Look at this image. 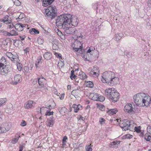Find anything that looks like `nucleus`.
<instances>
[{"label": "nucleus", "mask_w": 151, "mask_h": 151, "mask_svg": "<svg viewBox=\"0 0 151 151\" xmlns=\"http://www.w3.org/2000/svg\"><path fill=\"white\" fill-rule=\"evenodd\" d=\"M134 101L137 106H149L151 103L150 97L143 93H137L133 97Z\"/></svg>", "instance_id": "f257e3e1"}, {"label": "nucleus", "mask_w": 151, "mask_h": 151, "mask_svg": "<svg viewBox=\"0 0 151 151\" xmlns=\"http://www.w3.org/2000/svg\"><path fill=\"white\" fill-rule=\"evenodd\" d=\"M70 14H64L58 17L56 20V24L60 28H65L70 22Z\"/></svg>", "instance_id": "f03ea898"}, {"label": "nucleus", "mask_w": 151, "mask_h": 151, "mask_svg": "<svg viewBox=\"0 0 151 151\" xmlns=\"http://www.w3.org/2000/svg\"><path fill=\"white\" fill-rule=\"evenodd\" d=\"M106 94L109 99L114 102H117L119 99V93L114 88L106 89L105 91Z\"/></svg>", "instance_id": "7ed1b4c3"}, {"label": "nucleus", "mask_w": 151, "mask_h": 151, "mask_svg": "<svg viewBox=\"0 0 151 151\" xmlns=\"http://www.w3.org/2000/svg\"><path fill=\"white\" fill-rule=\"evenodd\" d=\"M45 17L48 19L52 20L57 15V11L54 7L49 6L45 11Z\"/></svg>", "instance_id": "20e7f679"}, {"label": "nucleus", "mask_w": 151, "mask_h": 151, "mask_svg": "<svg viewBox=\"0 0 151 151\" xmlns=\"http://www.w3.org/2000/svg\"><path fill=\"white\" fill-rule=\"evenodd\" d=\"M114 73L112 71H108L104 72L103 74L101 81L103 83H106L108 84L109 83L110 80L114 76Z\"/></svg>", "instance_id": "39448f33"}, {"label": "nucleus", "mask_w": 151, "mask_h": 151, "mask_svg": "<svg viewBox=\"0 0 151 151\" xmlns=\"http://www.w3.org/2000/svg\"><path fill=\"white\" fill-rule=\"evenodd\" d=\"M118 123L119 124L120 127L123 130L126 131L131 129V127L132 125L130 124L129 121L127 119H124L121 121L119 119H116Z\"/></svg>", "instance_id": "423d86ee"}, {"label": "nucleus", "mask_w": 151, "mask_h": 151, "mask_svg": "<svg viewBox=\"0 0 151 151\" xmlns=\"http://www.w3.org/2000/svg\"><path fill=\"white\" fill-rule=\"evenodd\" d=\"M0 22L7 24V27L9 28H12L14 27V24L12 23V19L8 15H6L3 18L0 19Z\"/></svg>", "instance_id": "0eeeda50"}, {"label": "nucleus", "mask_w": 151, "mask_h": 151, "mask_svg": "<svg viewBox=\"0 0 151 151\" xmlns=\"http://www.w3.org/2000/svg\"><path fill=\"white\" fill-rule=\"evenodd\" d=\"M11 127L10 123L6 122H4L0 126V133H5L9 131Z\"/></svg>", "instance_id": "6e6552de"}, {"label": "nucleus", "mask_w": 151, "mask_h": 151, "mask_svg": "<svg viewBox=\"0 0 151 151\" xmlns=\"http://www.w3.org/2000/svg\"><path fill=\"white\" fill-rule=\"evenodd\" d=\"M124 111L129 114L134 112L135 111V109L132 106V104L128 103L124 106Z\"/></svg>", "instance_id": "1a4fd4ad"}, {"label": "nucleus", "mask_w": 151, "mask_h": 151, "mask_svg": "<svg viewBox=\"0 0 151 151\" xmlns=\"http://www.w3.org/2000/svg\"><path fill=\"white\" fill-rule=\"evenodd\" d=\"M10 70L9 66H3L0 65V74L1 75H5L9 72Z\"/></svg>", "instance_id": "9d476101"}, {"label": "nucleus", "mask_w": 151, "mask_h": 151, "mask_svg": "<svg viewBox=\"0 0 151 151\" xmlns=\"http://www.w3.org/2000/svg\"><path fill=\"white\" fill-rule=\"evenodd\" d=\"M70 22L69 23H68V25H70V24L73 26H76L78 24V19L76 17L74 16L73 17L71 15V17H70Z\"/></svg>", "instance_id": "9b49d317"}, {"label": "nucleus", "mask_w": 151, "mask_h": 151, "mask_svg": "<svg viewBox=\"0 0 151 151\" xmlns=\"http://www.w3.org/2000/svg\"><path fill=\"white\" fill-rule=\"evenodd\" d=\"M35 105V102L29 100L24 104V107L25 109L32 108Z\"/></svg>", "instance_id": "f8f14e48"}, {"label": "nucleus", "mask_w": 151, "mask_h": 151, "mask_svg": "<svg viewBox=\"0 0 151 151\" xmlns=\"http://www.w3.org/2000/svg\"><path fill=\"white\" fill-rule=\"evenodd\" d=\"M119 82V78L118 77H116L114 74V76L110 80L109 83V84L110 86H113L115 84L118 83Z\"/></svg>", "instance_id": "ddd939ff"}, {"label": "nucleus", "mask_w": 151, "mask_h": 151, "mask_svg": "<svg viewBox=\"0 0 151 151\" xmlns=\"http://www.w3.org/2000/svg\"><path fill=\"white\" fill-rule=\"evenodd\" d=\"M22 80V76L19 74L16 75L14 78V81H13V83L14 85H16L18 83L20 82Z\"/></svg>", "instance_id": "4468645a"}, {"label": "nucleus", "mask_w": 151, "mask_h": 151, "mask_svg": "<svg viewBox=\"0 0 151 151\" xmlns=\"http://www.w3.org/2000/svg\"><path fill=\"white\" fill-rule=\"evenodd\" d=\"M38 82L40 86L43 87L46 83V80L43 77H40L38 79Z\"/></svg>", "instance_id": "2eb2a0df"}, {"label": "nucleus", "mask_w": 151, "mask_h": 151, "mask_svg": "<svg viewBox=\"0 0 151 151\" xmlns=\"http://www.w3.org/2000/svg\"><path fill=\"white\" fill-rule=\"evenodd\" d=\"M11 60L14 62V63H17L19 60L18 58V55L16 53L13 54V56H12Z\"/></svg>", "instance_id": "dca6fc26"}, {"label": "nucleus", "mask_w": 151, "mask_h": 151, "mask_svg": "<svg viewBox=\"0 0 151 151\" xmlns=\"http://www.w3.org/2000/svg\"><path fill=\"white\" fill-rule=\"evenodd\" d=\"M68 25L65 27V28H61L65 29V34H72V29L71 28L68 27Z\"/></svg>", "instance_id": "f3484780"}, {"label": "nucleus", "mask_w": 151, "mask_h": 151, "mask_svg": "<svg viewBox=\"0 0 151 151\" xmlns=\"http://www.w3.org/2000/svg\"><path fill=\"white\" fill-rule=\"evenodd\" d=\"M54 0H43V6H46L52 4Z\"/></svg>", "instance_id": "a211bd4d"}, {"label": "nucleus", "mask_w": 151, "mask_h": 151, "mask_svg": "<svg viewBox=\"0 0 151 151\" xmlns=\"http://www.w3.org/2000/svg\"><path fill=\"white\" fill-rule=\"evenodd\" d=\"M72 107L74 109V111L75 113H77L78 111L82 108V106L80 104L77 105L76 104H73L72 106Z\"/></svg>", "instance_id": "6ab92c4d"}, {"label": "nucleus", "mask_w": 151, "mask_h": 151, "mask_svg": "<svg viewBox=\"0 0 151 151\" xmlns=\"http://www.w3.org/2000/svg\"><path fill=\"white\" fill-rule=\"evenodd\" d=\"M43 57L46 60H49L52 58V55L50 52H45L43 55Z\"/></svg>", "instance_id": "aec40b11"}, {"label": "nucleus", "mask_w": 151, "mask_h": 151, "mask_svg": "<svg viewBox=\"0 0 151 151\" xmlns=\"http://www.w3.org/2000/svg\"><path fill=\"white\" fill-rule=\"evenodd\" d=\"M120 143V142L119 141H114L111 143L110 145L111 146H110V147H111L113 146V147L116 148L118 147V145Z\"/></svg>", "instance_id": "412c9836"}, {"label": "nucleus", "mask_w": 151, "mask_h": 151, "mask_svg": "<svg viewBox=\"0 0 151 151\" xmlns=\"http://www.w3.org/2000/svg\"><path fill=\"white\" fill-rule=\"evenodd\" d=\"M99 94L97 93L91 94L90 95V97L91 98L92 100L94 101H97L98 99Z\"/></svg>", "instance_id": "4be33fe9"}, {"label": "nucleus", "mask_w": 151, "mask_h": 151, "mask_svg": "<svg viewBox=\"0 0 151 151\" xmlns=\"http://www.w3.org/2000/svg\"><path fill=\"white\" fill-rule=\"evenodd\" d=\"M48 122L47 124V126L50 127H52L53 126L54 123L53 117L52 116L51 117L48 119Z\"/></svg>", "instance_id": "5701e85b"}, {"label": "nucleus", "mask_w": 151, "mask_h": 151, "mask_svg": "<svg viewBox=\"0 0 151 151\" xmlns=\"http://www.w3.org/2000/svg\"><path fill=\"white\" fill-rule=\"evenodd\" d=\"M79 76L80 79L82 80H84L87 77L86 75L83 71L80 72Z\"/></svg>", "instance_id": "b1692460"}, {"label": "nucleus", "mask_w": 151, "mask_h": 151, "mask_svg": "<svg viewBox=\"0 0 151 151\" xmlns=\"http://www.w3.org/2000/svg\"><path fill=\"white\" fill-rule=\"evenodd\" d=\"M0 65L3 66H9L6 65V62L4 57H2L0 60Z\"/></svg>", "instance_id": "393cba45"}, {"label": "nucleus", "mask_w": 151, "mask_h": 151, "mask_svg": "<svg viewBox=\"0 0 151 151\" xmlns=\"http://www.w3.org/2000/svg\"><path fill=\"white\" fill-rule=\"evenodd\" d=\"M123 36V35L122 33L116 34L114 35V39L116 41H119Z\"/></svg>", "instance_id": "a878e982"}, {"label": "nucleus", "mask_w": 151, "mask_h": 151, "mask_svg": "<svg viewBox=\"0 0 151 151\" xmlns=\"http://www.w3.org/2000/svg\"><path fill=\"white\" fill-rule=\"evenodd\" d=\"M118 112V110L116 109H114L109 110L108 113L110 115H113L116 114Z\"/></svg>", "instance_id": "bb28decb"}, {"label": "nucleus", "mask_w": 151, "mask_h": 151, "mask_svg": "<svg viewBox=\"0 0 151 151\" xmlns=\"http://www.w3.org/2000/svg\"><path fill=\"white\" fill-rule=\"evenodd\" d=\"M14 27L16 29L18 30L19 31H22L23 28H22L21 27V23L16 24L14 26Z\"/></svg>", "instance_id": "cd10ccee"}, {"label": "nucleus", "mask_w": 151, "mask_h": 151, "mask_svg": "<svg viewBox=\"0 0 151 151\" xmlns=\"http://www.w3.org/2000/svg\"><path fill=\"white\" fill-rule=\"evenodd\" d=\"M76 43H77L79 45V47H73V49L75 50V51L76 52H78L79 50L80 49H81V47L82 46V45L81 44V42L79 41H77L75 43V44Z\"/></svg>", "instance_id": "c85d7f7f"}, {"label": "nucleus", "mask_w": 151, "mask_h": 151, "mask_svg": "<svg viewBox=\"0 0 151 151\" xmlns=\"http://www.w3.org/2000/svg\"><path fill=\"white\" fill-rule=\"evenodd\" d=\"M58 110L61 114L64 115L67 109L65 107H59L58 108Z\"/></svg>", "instance_id": "c756f323"}, {"label": "nucleus", "mask_w": 151, "mask_h": 151, "mask_svg": "<svg viewBox=\"0 0 151 151\" xmlns=\"http://www.w3.org/2000/svg\"><path fill=\"white\" fill-rule=\"evenodd\" d=\"M29 32L31 34H38L40 32L38 30L34 28H33L30 29Z\"/></svg>", "instance_id": "7c9ffc66"}, {"label": "nucleus", "mask_w": 151, "mask_h": 151, "mask_svg": "<svg viewBox=\"0 0 151 151\" xmlns=\"http://www.w3.org/2000/svg\"><path fill=\"white\" fill-rule=\"evenodd\" d=\"M42 57L41 56H39L37 59V60L36 61V63H35V65L36 67H37V65L39 64H40L41 62V61L42 60Z\"/></svg>", "instance_id": "2f4dec72"}, {"label": "nucleus", "mask_w": 151, "mask_h": 151, "mask_svg": "<svg viewBox=\"0 0 151 151\" xmlns=\"http://www.w3.org/2000/svg\"><path fill=\"white\" fill-rule=\"evenodd\" d=\"M144 138L147 141L150 142L151 136L149 135L148 133H146L145 135Z\"/></svg>", "instance_id": "473e14b6"}, {"label": "nucleus", "mask_w": 151, "mask_h": 151, "mask_svg": "<svg viewBox=\"0 0 151 151\" xmlns=\"http://www.w3.org/2000/svg\"><path fill=\"white\" fill-rule=\"evenodd\" d=\"M52 43V48L53 50H56L58 49V42L56 41Z\"/></svg>", "instance_id": "72a5a7b5"}, {"label": "nucleus", "mask_w": 151, "mask_h": 151, "mask_svg": "<svg viewBox=\"0 0 151 151\" xmlns=\"http://www.w3.org/2000/svg\"><path fill=\"white\" fill-rule=\"evenodd\" d=\"M10 36L18 35V34L17 32L14 30H11L9 32Z\"/></svg>", "instance_id": "f704fd0d"}, {"label": "nucleus", "mask_w": 151, "mask_h": 151, "mask_svg": "<svg viewBox=\"0 0 151 151\" xmlns=\"http://www.w3.org/2000/svg\"><path fill=\"white\" fill-rule=\"evenodd\" d=\"M89 75L91 76L96 77H97L99 74H97L96 72H94L91 70L89 73Z\"/></svg>", "instance_id": "c9c22d12"}, {"label": "nucleus", "mask_w": 151, "mask_h": 151, "mask_svg": "<svg viewBox=\"0 0 151 151\" xmlns=\"http://www.w3.org/2000/svg\"><path fill=\"white\" fill-rule=\"evenodd\" d=\"M6 101V98L0 99V107L4 105Z\"/></svg>", "instance_id": "e433bc0d"}, {"label": "nucleus", "mask_w": 151, "mask_h": 151, "mask_svg": "<svg viewBox=\"0 0 151 151\" xmlns=\"http://www.w3.org/2000/svg\"><path fill=\"white\" fill-rule=\"evenodd\" d=\"M32 68L31 67L30 69L29 70V68L27 66H25L24 67V69L23 70V71L26 73H29L30 72L29 70H31L32 69Z\"/></svg>", "instance_id": "4c0bfd02"}, {"label": "nucleus", "mask_w": 151, "mask_h": 151, "mask_svg": "<svg viewBox=\"0 0 151 151\" xmlns=\"http://www.w3.org/2000/svg\"><path fill=\"white\" fill-rule=\"evenodd\" d=\"M95 50V48L93 47H90L89 49L88 50L87 53H94V50Z\"/></svg>", "instance_id": "58836bf2"}, {"label": "nucleus", "mask_w": 151, "mask_h": 151, "mask_svg": "<svg viewBox=\"0 0 151 151\" xmlns=\"http://www.w3.org/2000/svg\"><path fill=\"white\" fill-rule=\"evenodd\" d=\"M20 136H18V138H14L12 141V142L13 144L16 143L18 141L19 138L20 137Z\"/></svg>", "instance_id": "ea45409f"}, {"label": "nucleus", "mask_w": 151, "mask_h": 151, "mask_svg": "<svg viewBox=\"0 0 151 151\" xmlns=\"http://www.w3.org/2000/svg\"><path fill=\"white\" fill-rule=\"evenodd\" d=\"M17 63V69L19 71L21 70L22 68V65L20 63H19V62Z\"/></svg>", "instance_id": "a19ab883"}, {"label": "nucleus", "mask_w": 151, "mask_h": 151, "mask_svg": "<svg viewBox=\"0 0 151 151\" xmlns=\"http://www.w3.org/2000/svg\"><path fill=\"white\" fill-rule=\"evenodd\" d=\"M105 100V98L103 96H100L99 95L98 99L97 100V101H103Z\"/></svg>", "instance_id": "79ce46f5"}, {"label": "nucleus", "mask_w": 151, "mask_h": 151, "mask_svg": "<svg viewBox=\"0 0 151 151\" xmlns=\"http://www.w3.org/2000/svg\"><path fill=\"white\" fill-rule=\"evenodd\" d=\"M85 149L86 151H92V148L90 145L86 146Z\"/></svg>", "instance_id": "37998d69"}, {"label": "nucleus", "mask_w": 151, "mask_h": 151, "mask_svg": "<svg viewBox=\"0 0 151 151\" xmlns=\"http://www.w3.org/2000/svg\"><path fill=\"white\" fill-rule=\"evenodd\" d=\"M67 139L68 138L66 136H65L64 137L62 141L63 145H66V140H67Z\"/></svg>", "instance_id": "c03bdc74"}, {"label": "nucleus", "mask_w": 151, "mask_h": 151, "mask_svg": "<svg viewBox=\"0 0 151 151\" xmlns=\"http://www.w3.org/2000/svg\"><path fill=\"white\" fill-rule=\"evenodd\" d=\"M14 4L16 6H19L21 4V2L18 0H14Z\"/></svg>", "instance_id": "a18cd8bd"}, {"label": "nucleus", "mask_w": 151, "mask_h": 151, "mask_svg": "<svg viewBox=\"0 0 151 151\" xmlns=\"http://www.w3.org/2000/svg\"><path fill=\"white\" fill-rule=\"evenodd\" d=\"M4 36H10L9 32L6 31H3L2 32Z\"/></svg>", "instance_id": "49530a36"}, {"label": "nucleus", "mask_w": 151, "mask_h": 151, "mask_svg": "<svg viewBox=\"0 0 151 151\" xmlns=\"http://www.w3.org/2000/svg\"><path fill=\"white\" fill-rule=\"evenodd\" d=\"M94 72H96V73L99 74L98 73L99 72V68L96 67H94L93 68L92 70Z\"/></svg>", "instance_id": "de8ad7c7"}, {"label": "nucleus", "mask_w": 151, "mask_h": 151, "mask_svg": "<svg viewBox=\"0 0 151 151\" xmlns=\"http://www.w3.org/2000/svg\"><path fill=\"white\" fill-rule=\"evenodd\" d=\"M6 56L11 60L12 56H13V54L11 52H7L6 53Z\"/></svg>", "instance_id": "09e8293b"}, {"label": "nucleus", "mask_w": 151, "mask_h": 151, "mask_svg": "<svg viewBox=\"0 0 151 151\" xmlns=\"http://www.w3.org/2000/svg\"><path fill=\"white\" fill-rule=\"evenodd\" d=\"M54 112L53 111L50 112L49 111H47L46 114H45V115L46 116H50V115H53Z\"/></svg>", "instance_id": "8fccbe9b"}, {"label": "nucleus", "mask_w": 151, "mask_h": 151, "mask_svg": "<svg viewBox=\"0 0 151 151\" xmlns=\"http://www.w3.org/2000/svg\"><path fill=\"white\" fill-rule=\"evenodd\" d=\"M98 4L97 3L93 4L92 5V7L94 9H97L98 8Z\"/></svg>", "instance_id": "3c124183"}, {"label": "nucleus", "mask_w": 151, "mask_h": 151, "mask_svg": "<svg viewBox=\"0 0 151 151\" xmlns=\"http://www.w3.org/2000/svg\"><path fill=\"white\" fill-rule=\"evenodd\" d=\"M76 77L77 76L74 74V73L70 74V78L71 79H75Z\"/></svg>", "instance_id": "603ef678"}, {"label": "nucleus", "mask_w": 151, "mask_h": 151, "mask_svg": "<svg viewBox=\"0 0 151 151\" xmlns=\"http://www.w3.org/2000/svg\"><path fill=\"white\" fill-rule=\"evenodd\" d=\"M105 121V119L103 118H100L99 119V122L101 124H102L103 122H104Z\"/></svg>", "instance_id": "864d4df0"}, {"label": "nucleus", "mask_w": 151, "mask_h": 151, "mask_svg": "<svg viewBox=\"0 0 151 151\" xmlns=\"http://www.w3.org/2000/svg\"><path fill=\"white\" fill-rule=\"evenodd\" d=\"M88 85H89V86L91 88H92L93 87V83L92 82L89 81L88 82Z\"/></svg>", "instance_id": "5fc2aeb1"}, {"label": "nucleus", "mask_w": 151, "mask_h": 151, "mask_svg": "<svg viewBox=\"0 0 151 151\" xmlns=\"http://www.w3.org/2000/svg\"><path fill=\"white\" fill-rule=\"evenodd\" d=\"M135 131L138 133L140 132H141V130L138 127H134Z\"/></svg>", "instance_id": "6e6d98bb"}, {"label": "nucleus", "mask_w": 151, "mask_h": 151, "mask_svg": "<svg viewBox=\"0 0 151 151\" xmlns=\"http://www.w3.org/2000/svg\"><path fill=\"white\" fill-rule=\"evenodd\" d=\"M147 132L148 133L151 134V127L149 126L147 127Z\"/></svg>", "instance_id": "4d7b16f0"}, {"label": "nucleus", "mask_w": 151, "mask_h": 151, "mask_svg": "<svg viewBox=\"0 0 151 151\" xmlns=\"http://www.w3.org/2000/svg\"><path fill=\"white\" fill-rule=\"evenodd\" d=\"M27 123L25 121H23L21 122L20 125L22 126H24L26 125Z\"/></svg>", "instance_id": "13d9d810"}, {"label": "nucleus", "mask_w": 151, "mask_h": 151, "mask_svg": "<svg viewBox=\"0 0 151 151\" xmlns=\"http://www.w3.org/2000/svg\"><path fill=\"white\" fill-rule=\"evenodd\" d=\"M24 52L26 54H27V52H29V49L28 47L26 48L25 49H24Z\"/></svg>", "instance_id": "bf43d9fd"}, {"label": "nucleus", "mask_w": 151, "mask_h": 151, "mask_svg": "<svg viewBox=\"0 0 151 151\" xmlns=\"http://www.w3.org/2000/svg\"><path fill=\"white\" fill-rule=\"evenodd\" d=\"M21 27H22V28L24 29V27L26 28L27 27H28V25H27L26 24H22L21 23Z\"/></svg>", "instance_id": "052dcab7"}, {"label": "nucleus", "mask_w": 151, "mask_h": 151, "mask_svg": "<svg viewBox=\"0 0 151 151\" xmlns=\"http://www.w3.org/2000/svg\"><path fill=\"white\" fill-rule=\"evenodd\" d=\"M73 4L75 6L78 4V2L76 0H73Z\"/></svg>", "instance_id": "680f3d73"}, {"label": "nucleus", "mask_w": 151, "mask_h": 151, "mask_svg": "<svg viewBox=\"0 0 151 151\" xmlns=\"http://www.w3.org/2000/svg\"><path fill=\"white\" fill-rule=\"evenodd\" d=\"M57 30L58 31V32H57L58 35V36L61 37V35H62V33L61 31H59L58 29Z\"/></svg>", "instance_id": "e2e57ef3"}, {"label": "nucleus", "mask_w": 151, "mask_h": 151, "mask_svg": "<svg viewBox=\"0 0 151 151\" xmlns=\"http://www.w3.org/2000/svg\"><path fill=\"white\" fill-rule=\"evenodd\" d=\"M126 138L130 139L132 138V136L129 134H127L126 135Z\"/></svg>", "instance_id": "0e129e2a"}, {"label": "nucleus", "mask_w": 151, "mask_h": 151, "mask_svg": "<svg viewBox=\"0 0 151 151\" xmlns=\"http://www.w3.org/2000/svg\"><path fill=\"white\" fill-rule=\"evenodd\" d=\"M64 94H62L60 96V100H63L64 98Z\"/></svg>", "instance_id": "69168bd1"}, {"label": "nucleus", "mask_w": 151, "mask_h": 151, "mask_svg": "<svg viewBox=\"0 0 151 151\" xmlns=\"http://www.w3.org/2000/svg\"><path fill=\"white\" fill-rule=\"evenodd\" d=\"M55 55L56 56H57V57H58L59 58H60L62 57L61 54L60 53L58 54V53H56V54H55Z\"/></svg>", "instance_id": "338daca9"}, {"label": "nucleus", "mask_w": 151, "mask_h": 151, "mask_svg": "<svg viewBox=\"0 0 151 151\" xmlns=\"http://www.w3.org/2000/svg\"><path fill=\"white\" fill-rule=\"evenodd\" d=\"M147 4L149 7H151V0L148 1Z\"/></svg>", "instance_id": "774afa93"}]
</instances>
